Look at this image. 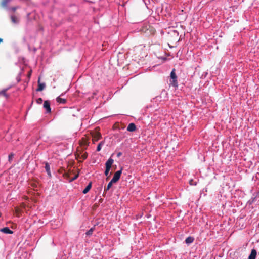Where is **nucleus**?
Returning <instances> with one entry per match:
<instances>
[{
  "label": "nucleus",
  "mask_w": 259,
  "mask_h": 259,
  "mask_svg": "<svg viewBox=\"0 0 259 259\" xmlns=\"http://www.w3.org/2000/svg\"><path fill=\"white\" fill-rule=\"evenodd\" d=\"M110 188L109 187H108V186H107L106 187H105L104 188V193L103 194V195L104 196H105V193L106 192H107V191H108Z\"/></svg>",
  "instance_id": "24"
},
{
  "label": "nucleus",
  "mask_w": 259,
  "mask_h": 259,
  "mask_svg": "<svg viewBox=\"0 0 259 259\" xmlns=\"http://www.w3.org/2000/svg\"><path fill=\"white\" fill-rule=\"evenodd\" d=\"M170 77V84L175 88H178V82L177 80V76L176 75L175 69H173L171 71Z\"/></svg>",
  "instance_id": "1"
},
{
  "label": "nucleus",
  "mask_w": 259,
  "mask_h": 259,
  "mask_svg": "<svg viewBox=\"0 0 259 259\" xmlns=\"http://www.w3.org/2000/svg\"><path fill=\"white\" fill-rule=\"evenodd\" d=\"M92 187V182H90L88 185L85 187V188L83 190L82 193L84 194H87L91 189Z\"/></svg>",
  "instance_id": "11"
},
{
  "label": "nucleus",
  "mask_w": 259,
  "mask_h": 259,
  "mask_svg": "<svg viewBox=\"0 0 259 259\" xmlns=\"http://www.w3.org/2000/svg\"><path fill=\"white\" fill-rule=\"evenodd\" d=\"M11 0H3L1 3V5L3 7H7L8 4L11 1Z\"/></svg>",
  "instance_id": "16"
},
{
  "label": "nucleus",
  "mask_w": 259,
  "mask_h": 259,
  "mask_svg": "<svg viewBox=\"0 0 259 259\" xmlns=\"http://www.w3.org/2000/svg\"><path fill=\"white\" fill-rule=\"evenodd\" d=\"M96 226V225L93 227H92L90 229H89L86 233V235L87 236H91L93 234V231H94L95 230V226Z\"/></svg>",
  "instance_id": "15"
},
{
  "label": "nucleus",
  "mask_w": 259,
  "mask_h": 259,
  "mask_svg": "<svg viewBox=\"0 0 259 259\" xmlns=\"http://www.w3.org/2000/svg\"><path fill=\"white\" fill-rule=\"evenodd\" d=\"M104 143V142L103 141H101L98 144L96 149L97 151L99 152L101 150L102 146Z\"/></svg>",
  "instance_id": "17"
},
{
  "label": "nucleus",
  "mask_w": 259,
  "mask_h": 259,
  "mask_svg": "<svg viewBox=\"0 0 259 259\" xmlns=\"http://www.w3.org/2000/svg\"><path fill=\"white\" fill-rule=\"evenodd\" d=\"M64 94H65V93H64V94H63V93L61 94V95H60V96H63V95H64Z\"/></svg>",
  "instance_id": "30"
},
{
  "label": "nucleus",
  "mask_w": 259,
  "mask_h": 259,
  "mask_svg": "<svg viewBox=\"0 0 259 259\" xmlns=\"http://www.w3.org/2000/svg\"><path fill=\"white\" fill-rule=\"evenodd\" d=\"M43 107L46 110V112L47 113H50L51 112V108L50 107V102L48 100H46L44 101Z\"/></svg>",
  "instance_id": "3"
},
{
  "label": "nucleus",
  "mask_w": 259,
  "mask_h": 259,
  "mask_svg": "<svg viewBox=\"0 0 259 259\" xmlns=\"http://www.w3.org/2000/svg\"><path fill=\"white\" fill-rule=\"evenodd\" d=\"M78 177V175H76L72 178H71V179L70 180V181L72 182V181L77 179Z\"/></svg>",
  "instance_id": "22"
},
{
  "label": "nucleus",
  "mask_w": 259,
  "mask_h": 259,
  "mask_svg": "<svg viewBox=\"0 0 259 259\" xmlns=\"http://www.w3.org/2000/svg\"><path fill=\"white\" fill-rule=\"evenodd\" d=\"M11 19L12 22L15 24H18L19 22V19L15 15H11Z\"/></svg>",
  "instance_id": "12"
},
{
  "label": "nucleus",
  "mask_w": 259,
  "mask_h": 259,
  "mask_svg": "<svg viewBox=\"0 0 259 259\" xmlns=\"http://www.w3.org/2000/svg\"><path fill=\"white\" fill-rule=\"evenodd\" d=\"M122 168H121L120 170H117V171L115 172L113 176V177L111 179L112 183H116L119 180L122 174Z\"/></svg>",
  "instance_id": "2"
},
{
  "label": "nucleus",
  "mask_w": 259,
  "mask_h": 259,
  "mask_svg": "<svg viewBox=\"0 0 259 259\" xmlns=\"http://www.w3.org/2000/svg\"><path fill=\"white\" fill-rule=\"evenodd\" d=\"M114 183H112L111 182V180L110 181V182L108 184L107 186L108 187H109L110 188H111V187H112L113 184H114Z\"/></svg>",
  "instance_id": "25"
},
{
  "label": "nucleus",
  "mask_w": 259,
  "mask_h": 259,
  "mask_svg": "<svg viewBox=\"0 0 259 259\" xmlns=\"http://www.w3.org/2000/svg\"><path fill=\"white\" fill-rule=\"evenodd\" d=\"M45 168L47 173V175H48V176L49 177H51V170H50V164L47 162H45Z\"/></svg>",
  "instance_id": "6"
},
{
  "label": "nucleus",
  "mask_w": 259,
  "mask_h": 259,
  "mask_svg": "<svg viewBox=\"0 0 259 259\" xmlns=\"http://www.w3.org/2000/svg\"><path fill=\"white\" fill-rule=\"evenodd\" d=\"M257 254L256 250L253 249L251 251V253L248 256V259H255Z\"/></svg>",
  "instance_id": "9"
},
{
  "label": "nucleus",
  "mask_w": 259,
  "mask_h": 259,
  "mask_svg": "<svg viewBox=\"0 0 259 259\" xmlns=\"http://www.w3.org/2000/svg\"><path fill=\"white\" fill-rule=\"evenodd\" d=\"M14 154L13 153H11L8 156V160L10 162H11L14 157Z\"/></svg>",
  "instance_id": "19"
},
{
  "label": "nucleus",
  "mask_w": 259,
  "mask_h": 259,
  "mask_svg": "<svg viewBox=\"0 0 259 259\" xmlns=\"http://www.w3.org/2000/svg\"><path fill=\"white\" fill-rule=\"evenodd\" d=\"M136 126L135 123H130L127 127V131L128 132H134L136 130Z\"/></svg>",
  "instance_id": "7"
},
{
  "label": "nucleus",
  "mask_w": 259,
  "mask_h": 259,
  "mask_svg": "<svg viewBox=\"0 0 259 259\" xmlns=\"http://www.w3.org/2000/svg\"><path fill=\"white\" fill-rule=\"evenodd\" d=\"M43 102V100L41 98H39L36 100V103L38 104H41Z\"/></svg>",
  "instance_id": "21"
},
{
  "label": "nucleus",
  "mask_w": 259,
  "mask_h": 259,
  "mask_svg": "<svg viewBox=\"0 0 259 259\" xmlns=\"http://www.w3.org/2000/svg\"><path fill=\"white\" fill-rule=\"evenodd\" d=\"M56 101L58 103L60 104H65L67 102V101L65 99L62 98L60 96L57 98Z\"/></svg>",
  "instance_id": "13"
},
{
  "label": "nucleus",
  "mask_w": 259,
  "mask_h": 259,
  "mask_svg": "<svg viewBox=\"0 0 259 259\" xmlns=\"http://www.w3.org/2000/svg\"><path fill=\"white\" fill-rule=\"evenodd\" d=\"M122 155V152H118V153H117V156L118 157H120Z\"/></svg>",
  "instance_id": "26"
},
{
  "label": "nucleus",
  "mask_w": 259,
  "mask_h": 259,
  "mask_svg": "<svg viewBox=\"0 0 259 259\" xmlns=\"http://www.w3.org/2000/svg\"><path fill=\"white\" fill-rule=\"evenodd\" d=\"M202 191V192H207V189L206 188H204V189H203Z\"/></svg>",
  "instance_id": "28"
},
{
  "label": "nucleus",
  "mask_w": 259,
  "mask_h": 259,
  "mask_svg": "<svg viewBox=\"0 0 259 259\" xmlns=\"http://www.w3.org/2000/svg\"><path fill=\"white\" fill-rule=\"evenodd\" d=\"M3 39L2 38H0V43L3 42Z\"/></svg>",
  "instance_id": "29"
},
{
  "label": "nucleus",
  "mask_w": 259,
  "mask_h": 259,
  "mask_svg": "<svg viewBox=\"0 0 259 259\" xmlns=\"http://www.w3.org/2000/svg\"><path fill=\"white\" fill-rule=\"evenodd\" d=\"M189 184L191 185H194L195 186L197 184V182L196 181H194L193 180L191 179L189 181Z\"/></svg>",
  "instance_id": "20"
},
{
  "label": "nucleus",
  "mask_w": 259,
  "mask_h": 259,
  "mask_svg": "<svg viewBox=\"0 0 259 259\" xmlns=\"http://www.w3.org/2000/svg\"><path fill=\"white\" fill-rule=\"evenodd\" d=\"M46 87V84L44 82L41 83L40 82V78H39L38 80V88L36 90L37 91H42Z\"/></svg>",
  "instance_id": "5"
},
{
  "label": "nucleus",
  "mask_w": 259,
  "mask_h": 259,
  "mask_svg": "<svg viewBox=\"0 0 259 259\" xmlns=\"http://www.w3.org/2000/svg\"><path fill=\"white\" fill-rule=\"evenodd\" d=\"M203 194V196H205V195H206V194H205V193H204V192H202H202H201L200 195H201V196H202Z\"/></svg>",
  "instance_id": "27"
},
{
  "label": "nucleus",
  "mask_w": 259,
  "mask_h": 259,
  "mask_svg": "<svg viewBox=\"0 0 259 259\" xmlns=\"http://www.w3.org/2000/svg\"><path fill=\"white\" fill-rule=\"evenodd\" d=\"M0 231L7 234H12L13 231L10 229L8 227H5L0 229Z\"/></svg>",
  "instance_id": "4"
},
{
  "label": "nucleus",
  "mask_w": 259,
  "mask_h": 259,
  "mask_svg": "<svg viewBox=\"0 0 259 259\" xmlns=\"http://www.w3.org/2000/svg\"><path fill=\"white\" fill-rule=\"evenodd\" d=\"M110 169H111L110 168L105 167L104 174L107 177L106 180H108V179L109 178V174Z\"/></svg>",
  "instance_id": "14"
},
{
  "label": "nucleus",
  "mask_w": 259,
  "mask_h": 259,
  "mask_svg": "<svg viewBox=\"0 0 259 259\" xmlns=\"http://www.w3.org/2000/svg\"><path fill=\"white\" fill-rule=\"evenodd\" d=\"M110 188L109 187H108V186H107L106 187H105L104 188V193L103 194V195L104 196H105V193L106 192H107V191H108Z\"/></svg>",
  "instance_id": "23"
},
{
  "label": "nucleus",
  "mask_w": 259,
  "mask_h": 259,
  "mask_svg": "<svg viewBox=\"0 0 259 259\" xmlns=\"http://www.w3.org/2000/svg\"><path fill=\"white\" fill-rule=\"evenodd\" d=\"M194 241V238L193 237L189 236L185 240V242L186 244H187L188 245L190 244L191 243H193Z\"/></svg>",
  "instance_id": "10"
},
{
  "label": "nucleus",
  "mask_w": 259,
  "mask_h": 259,
  "mask_svg": "<svg viewBox=\"0 0 259 259\" xmlns=\"http://www.w3.org/2000/svg\"><path fill=\"white\" fill-rule=\"evenodd\" d=\"M9 89V88H7L3 90L1 92L0 94L3 95L5 97H8V95L6 94L7 91Z\"/></svg>",
  "instance_id": "18"
},
{
  "label": "nucleus",
  "mask_w": 259,
  "mask_h": 259,
  "mask_svg": "<svg viewBox=\"0 0 259 259\" xmlns=\"http://www.w3.org/2000/svg\"><path fill=\"white\" fill-rule=\"evenodd\" d=\"M113 162L114 160L112 158L110 157L105 163V167L111 168Z\"/></svg>",
  "instance_id": "8"
}]
</instances>
